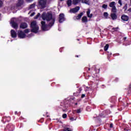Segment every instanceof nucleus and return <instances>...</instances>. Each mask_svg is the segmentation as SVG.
<instances>
[{"instance_id": "1", "label": "nucleus", "mask_w": 131, "mask_h": 131, "mask_svg": "<svg viewBox=\"0 0 131 131\" xmlns=\"http://www.w3.org/2000/svg\"><path fill=\"white\" fill-rule=\"evenodd\" d=\"M41 18L42 20H46V21H48V23H49V26H47L46 25V22H41L42 30H44V31L50 30V28H51V27L54 25V23H55V18H53V15L50 12H43L41 15Z\"/></svg>"}, {"instance_id": "2", "label": "nucleus", "mask_w": 131, "mask_h": 131, "mask_svg": "<svg viewBox=\"0 0 131 131\" xmlns=\"http://www.w3.org/2000/svg\"><path fill=\"white\" fill-rule=\"evenodd\" d=\"M31 28L32 32H34V33H37L38 32L39 27L37 25L36 21H33L31 23Z\"/></svg>"}, {"instance_id": "3", "label": "nucleus", "mask_w": 131, "mask_h": 131, "mask_svg": "<svg viewBox=\"0 0 131 131\" xmlns=\"http://www.w3.org/2000/svg\"><path fill=\"white\" fill-rule=\"evenodd\" d=\"M16 22H17V18H13L11 20L10 24H11L12 27L14 28V29H18V24Z\"/></svg>"}, {"instance_id": "4", "label": "nucleus", "mask_w": 131, "mask_h": 131, "mask_svg": "<svg viewBox=\"0 0 131 131\" xmlns=\"http://www.w3.org/2000/svg\"><path fill=\"white\" fill-rule=\"evenodd\" d=\"M47 5V0H39V6L42 9L46 8Z\"/></svg>"}, {"instance_id": "5", "label": "nucleus", "mask_w": 131, "mask_h": 131, "mask_svg": "<svg viewBox=\"0 0 131 131\" xmlns=\"http://www.w3.org/2000/svg\"><path fill=\"white\" fill-rule=\"evenodd\" d=\"M110 7L111 8H112V12L116 13V7H115V2H111L110 4Z\"/></svg>"}, {"instance_id": "6", "label": "nucleus", "mask_w": 131, "mask_h": 131, "mask_svg": "<svg viewBox=\"0 0 131 131\" xmlns=\"http://www.w3.org/2000/svg\"><path fill=\"white\" fill-rule=\"evenodd\" d=\"M18 36L19 38H25L26 37V35L22 31H18Z\"/></svg>"}, {"instance_id": "7", "label": "nucleus", "mask_w": 131, "mask_h": 131, "mask_svg": "<svg viewBox=\"0 0 131 131\" xmlns=\"http://www.w3.org/2000/svg\"><path fill=\"white\" fill-rule=\"evenodd\" d=\"M79 11V7H76L75 8L72 9L70 10V13H77Z\"/></svg>"}, {"instance_id": "8", "label": "nucleus", "mask_w": 131, "mask_h": 131, "mask_svg": "<svg viewBox=\"0 0 131 131\" xmlns=\"http://www.w3.org/2000/svg\"><path fill=\"white\" fill-rule=\"evenodd\" d=\"M65 20V18L64 17V14H60L59 15V23H62L63 21Z\"/></svg>"}, {"instance_id": "9", "label": "nucleus", "mask_w": 131, "mask_h": 131, "mask_svg": "<svg viewBox=\"0 0 131 131\" xmlns=\"http://www.w3.org/2000/svg\"><path fill=\"white\" fill-rule=\"evenodd\" d=\"M11 35L12 37L13 38L15 37H17V33H16V31L14 30H11Z\"/></svg>"}, {"instance_id": "10", "label": "nucleus", "mask_w": 131, "mask_h": 131, "mask_svg": "<svg viewBox=\"0 0 131 131\" xmlns=\"http://www.w3.org/2000/svg\"><path fill=\"white\" fill-rule=\"evenodd\" d=\"M116 12H112L111 14V17L112 19V20H115L116 19H117V15H116V13H115Z\"/></svg>"}, {"instance_id": "11", "label": "nucleus", "mask_w": 131, "mask_h": 131, "mask_svg": "<svg viewBox=\"0 0 131 131\" xmlns=\"http://www.w3.org/2000/svg\"><path fill=\"white\" fill-rule=\"evenodd\" d=\"M83 15V13L81 12L78 15L75 16L74 19L75 20H79L82 17V15Z\"/></svg>"}, {"instance_id": "12", "label": "nucleus", "mask_w": 131, "mask_h": 131, "mask_svg": "<svg viewBox=\"0 0 131 131\" xmlns=\"http://www.w3.org/2000/svg\"><path fill=\"white\" fill-rule=\"evenodd\" d=\"M24 4V1L23 0H19L18 1L16 6L17 7H21V6L23 5Z\"/></svg>"}, {"instance_id": "13", "label": "nucleus", "mask_w": 131, "mask_h": 131, "mask_svg": "<svg viewBox=\"0 0 131 131\" xmlns=\"http://www.w3.org/2000/svg\"><path fill=\"white\" fill-rule=\"evenodd\" d=\"M86 15L88 18H92L93 17V14H91V9H89L86 12Z\"/></svg>"}, {"instance_id": "14", "label": "nucleus", "mask_w": 131, "mask_h": 131, "mask_svg": "<svg viewBox=\"0 0 131 131\" xmlns=\"http://www.w3.org/2000/svg\"><path fill=\"white\" fill-rule=\"evenodd\" d=\"M20 28L25 29V28H27V24L25 23H23L20 24Z\"/></svg>"}, {"instance_id": "15", "label": "nucleus", "mask_w": 131, "mask_h": 131, "mask_svg": "<svg viewBox=\"0 0 131 131\" xmlns=\"http://www.w3.org/2000/svg\"><path fill=\"white\" fill-rule=\"evenodd\" d=\"M121 19L123 21H127V20H128V16L126 15H123L121 17Z\"/></svg>"}, {"instance_id": "16", "label": "nucleus", "mask_w": 131, "mask_h": 131, "mask_svg": "<svg viewBox=\"0 0 131 131\" xmlns=\"http://www.w3.org/2000/svg\"><path fill=\"white\" fill-rule=\"evenodd\" d=\"M82 22L83 23H86L88 22V17L86 16H83L82 17Z\"/></svg>"}, {"instance_id": "17", "label": "nucleus", "mask_w": 131, "mask_h": 131, "mask_svg": "<svg viewBox=\"0 0 131 131\" xmlns=\"http://www.w3.org/2000/svg\"><path fill=\"white\" fill-rule=\"evenodd\" d=\"M81 0H73V5H77Z\"/></svg>"}, {"instance_id": "18", "label": "nucleus", "mask_w": 131, "mask_h": 131, "mask_svg": "<svg viewBox=\"0 0 131 131\" xmlns=\"http://www.w3.org/2000/svg\"><path fill=\"white\" fill-rule=\"evenodd\" d=\"M82 1V3H83V4H86V5H89V4H90L89 3V0H81Z\"/></svg>"}, {"instance_id": "19", "label": "nucleus", "mask_w": 131, "mask_h": 131, "mask_svg": "<svg viewBox=\"0 0 131 131\" xmlns=\"http://www.w3.org/2000/svg\"><path fill=\"white\" fill-rule=\"evenodd\" d=\"M71 4H72V1L71 0H68L67 1V5L69 7H70V6H71Z\"/></svg>"}, {"instance_id": "20", "label": "nucleus", "mask_w": 131, "mask_h": 131, "mask_svg": "<svg viewBox=\"0 0 131 131\" xmlns=\"http://www.w3.org/2000/svg\"><path fill=\"white\" fill-rule=\"evenodd\" d=\"M109 49V45L107 44L104 48V51H107Z\"/></svg>"}, {"instance_id": "21", "label": "nucleus", "mask_w": 131, "mask_h": 131, "mask_svg": "<svg viewBox=\"0 0 131 131\" xmlns=\"http://www.w3.org/2000/svg\"><path fill=\"white\" fill-rule=\"evenodd\" d=\"M109 14H108V13L107 12H104V16L105 17V18L106 19H107V18H108V16Z\"/></svg>"}, {"instance_id": "22", "label": "nucleus", "mask_w": 131, "mask_h": 131, "mask_svg": "<svg viewBox=\"0 0 131 131\" xmlns=\"http://www.w3.org/2000/svg\"><path fill=\"white\" fill-rule=\"evenodd\" d=\"M63 131H72V129L70 128H65Z\"/></svg>"}, {"instance_id": "23", "label": "nucleus", "mask_w": 131, "mask_h": 131, "mask_svg": "<svg viewBox=\"0 0 131 131\" xmlns=\"http://www.w3.org/2000/svg\"><path fill=\"white\" fill-rule=\"evenodd\" d=\"M35 7V4H32L30 6L29 8L30 9H33Z\"/></svg>"}, {"instance_id": "24", "label": "nucleus", "mask_w": 131, "mask_h": 131, "mask_svg": "<svg viewBox=\"0 0 131 131\" xmlns=\"http://www.w3.org/2000/svg\"><path fill=\"white\" fill-rule=\"evenodd\" d=\"M108 7V6L106 4H103L102 5V8L103 9H107V7Z\"/></svg>"}, {"instance_id": "25", "label": "nucleus", "mask_w": 131, "mask_h": 131, "mask_svg": "<svg viewBox=\"0 0 131 131\" xmlns=\"http://www.w3.org/2000/svg\"><path fill=\"white\" fill-rule=\"evenodd\" d=\"M24 32H25V33H28V32H29V29H27L25 30H24Z\"/></svg>"}, {"instance_id": "26", "label": "nucleus", "mask_w": 131, "mask_h": 131, "mask_svg": "<svg viewBox=\"0 0 131 131\" xmlns=\"http://www.w3.org/2000/svg\"><path fill=\"white\" fill-rule=\"evenodd\" d=\"M118 4H119L120 6H122V3L121 2V0H119Z\"/></svg>"}, {"instance_id": "27", "label": "nucleus", "mask_w": 131, "mask_h": 131, "mask_svg": "<svg viewBox=\"0 0 131 131\" xmlns=\"http://www.w3.org/2000/svg\"><path fill=\"white\" fill-rule=\"evenodd\" d=\"M39 16H40V14L38 13V15L35 17V19H37V18H38Z\"/></svg>"}, {"instance_id": "28", "label": "nucleus", "mask_w": 131, "mask_h": 131, "mask_svg": "<svg viewBox=\"0 0 131 131\" xmlns=\"http://www.w3.org/2000/svg\"><path fill=\"white\" fill-rule=\"evenodd\" d=\"M62 117L63 118H67V115L66 114H64L62 115Z\"/></svg>"}, {"instance_id": "29", "label": "nucleus", "mask_w": 131, "mask_h": 131, "mask_svg": "<svg viewBox=\"0 0 131 131\" xmlns=\"http://www.w3.org/2000/svg\"><path fill=\"white\" fill-rule=\"evenodd\" d=\"M70 120H71V121H73V120H76V119H74V118L72 117L70 118Z\"/></svg>"}, {"instance_id": "30", "label": "nucleus", "mask_w": 131, "mask_h": 131, "mask_svg": "<svg viewBox=\"0 0 131 131\" xmlns=\"http://www.w3.org/2000/svg\"><path fill=\"white\" fill-rule=\"evenodd\" d=\"M34 15H35V13L33 12V13L30 15V16H31V17H32L33 16H34Z\"/></svg>"}, {"instance_id": "31", "label": "nucleus", "mask_w": 131, "mask_h": 131, "mask_svg": "<svg viewBox=\"0 0 131 131\" xmlns=\"http://www.w3.org/2000/svg\"><path fill=\"white\" fill-rule=\"evenodd\" d=\"M80 112H81L80 109H78L77 110V113H80Z\"/></svg>"}, {"instance_id": "32", "label": "nucleus", "mask_w": 131, "mask_h": 131, "mask_svg": "<svg viewBox=\"0 0 131 131\" xmlns=\"http://www.w3.org/2000/svg\"><path fill=\"white\" fill-rule=\"evenodd\" d=\"M2 5H3V2L0 1V7H2Z\"/></svg>"}, {"instance_id": "33", "label": "nucleus", "mask_w": 131, "mask_h": 131, "mask_svg": "<svg viewBox=\"0 0 131 131\" xmlns=\"http://www.w3.org/2000/svg\"><path fill=\"white\" fill-rule=\"evenodd\" d=\"M110 127H111V128L113 127V124H110Z\"/></svg>"}, {"instance_id": "34", "label": "nucleus", "mask_w": 131, "mask_h": 131, "mask_svg": "<svg viewBox=\"0 0 131 131\" xmlns=\"http://www.w3.org/2000/svg\"><path fill=\"white\" fill-rule=\"evenodd\" d=\"M85 97V95L84 94H83L81 96V98H84Z\"/></svg>"}, {"instance_id": "35", "label": "nucleus", "mask_w": 131, "mask_h": 131, "mask_svg": "<svg viewBox=\"0 0 131 131\" xmlns=\"http://www.w3.org/2000/svg\"><path fill=\"white\" fill-rule=\"evenodd\" d=\"M118 28H114V30H117Z\"/></svg>"}, {"instance_id": "36", "label": "nucleus", "mask_w": 131, "mask_h": 131, "mask_svg": "<svg viewBox=\"0 0 131 131\" xmlns=\"http://www.w3.org/2000/svg\"><path fill=\"white\" fill-rule=\"evenodd\" d=\"M29 2H32V0H28Z\"/></svg>"}, {"instance_id": "37", "label": "nucleus", "mask_w": 131, "mask_h": 131, "mask_svg": "<svg viewBox=\"0 0 131 131\" xmlns=\"http://www.w3.org/2000/svg\"><path fill=\"white\" fill-rule=\"evenodd\" d=\"M75 105H77V103H76Z\"/></svg>"}, {"instance_id": "38", "label": "nucleus", "mask_w": 131, "mask_h": 131, "mask_svg": "<svg viewBox=\"0 0 131 131\" xmlns=\"http://www.w3.org/2000/svg\"><path fill=\"white\" fill-rule=\"evenodd\" d=\"M129 10L131 11V9H130Z\"/></svg>"}, {"instance_id": "39", "label": "nucleus", "mask_w": 131, "mask_h": 131, "mask_svg": "<svg viewBox=\"0 0 131 131\" xmlns=\"http://www.w3.org/2000/svg\"><path fill=\"white\" fill-rule=\"evenodd\" d=\"M61 1H63V0H61Z\"/></svg>"}]
</instances>
